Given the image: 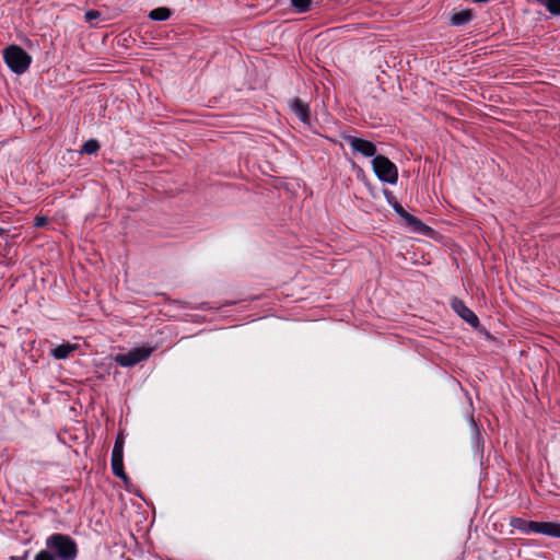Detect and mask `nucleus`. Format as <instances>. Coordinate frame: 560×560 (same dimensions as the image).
<instances>
[{"instance_id":"obj_11","label":"nucleus","mask_w":560,"mask_h":560,"mask_svg":"<svg viewBox=\"0 0 560 560\" xmlns=\"http://www.w3.org/2000/svg\"><path fill=\"white\" fill-rule=\"evenodd\" d=\"M77 349L75 345L65 343L56 347L52 350V355L57 360H63L69 357V354Z\"/></svg>"},{"instance_id":"obj_22","label":"nucleus","mask_w":560,"mask_h":560,"mask_svg":"<svg viewBox=\"0 0 560 560\" xmlns=\"http://www.w3.org/2000/svg\"><path fill=\"white\" fill-rule=\"evenodd\" d=\"M537 2H539L540 4L544 2V0H536Z\"/></svg>"},{"instance_id":"obj_18","label":"nucleus","mask_w":560,"mask_h":560,"mask_svg":"<svg viewBox=\"0 0 560 560\" xmlns=\"http://www.w3.org/2000/svg\"><path fill=\"white\" fill-rule=\"evenodd\" d=\"M100 15H101V13H100L98 11H96V10H90V11H88V12L85 13V20H86L88 22H91V21H93V20L97 19Z\"/></svg>"},{"instance_id":"obj_6","label":"nucleus","mask_w":560,"mask_h":560,"mask_svg":"<svg viewBox=\"0 0 560 560\" xmlns=\"http://www.w3.org/2000/svg\"><path fill=\"white\" fill-rule=\"evenodd\" d=\"M342 139L347 141L354 152L365 158L376 156V147L373 142L350 135H343Z\"/></svg>"},{"instance_id":"obj_14","label":"nucleus","mask_w":560,"mask_h":560,"mask_svg":"<svg viewBox=\"0 0 560 560\" xmlns=\"http://www.w3.org/2000/svg\"><path fill=\"white\" fill-rule=\"evenodd\" d=\"M100 150V143L95 139H90L82 145L80 153L94 154Z\"/></svg>"},{"instance_id":"obj_16","label":"nucleus","mask_w":560,"mask_h":560,"mask_svg":"<svg viewBox=\"0 0 560 560\" xmlns=\"http://www.w3.org/2000/svg\"><path fill=\"white\" fill-rule=\"evenodd\" d=\"M291 3L298 12L303 13L310 10L312 0H291Z\"/></svg>"},{"instance_id":"obj_9","label":"nucleus","mask_w":560,"mask_h":560,"mask_svg":"<svg viewBox=\"0 0 560 560\" xmlns=\"http://www.w3.org/2000/svg\"><path fill=\"white\" fill-rule=\"evenodd\" d=\"M292 112L301 119V121L310 122V106L306 102L299 97H294L290 103Z\"/></svg>"},{"instance_id":"obj_8","label":"nucleus","mask_w":560,"mask_h":560,"mask_svg":"<svg viewBox=\"0 0 560 560\" xmlns=\"http://www.w3.org/2000/svg\"><path fill=\"white\" fill-rule=\"evenodd\" d=\"M451 305L456 314L474 328L479 326V319L477 315L470 308H468L462 300L454 298L452 299Z\"/></svg>"},{"instance_id":"obj_5","label":"nucleus","mask_w":560,"mask_h":560,"mask_svg":"<svg viewBox=\"0 0 560 560\" xmlns=\"http://www.w3.org/2000/svg\"><path fill=\"white\" fill-rule=\"evenodd\" d=\"M122 454H124V436L121 433L118 434L114 448L112 452V469L113 474L120 478L125 483L129 481V478L124 469L122 463Z\"/></svg>"},{"instance_id":"obj_21","label":"nucleus","mask_w":560,"mask_h":560,"mask_svg":"<svg viewBox=\"0 0 560 560\" xmlns=\"http://www.w3.org/2000/svg\"><path fill=\"white\" fill-rule=\"evenodd\" d=\"M551 536L560 537V524L555 523Z\"/></svg>"},{"instance_id":"obj_19","label":"nucleus","mask_w":560,"mask_h":560,"mask_svg":"<svg viewBox=\"0 0 560 560\" xmlns=\"http://www.w3.org/2000/svg\"><path fill=\"white\" fill-rule=\"evenodd\" d=\"M395 211L400 215V218L405 219L409 213L402 208V206L398 202L394 205Z\"/></svg>"},{"instance_id":"obj_4","label":"nucleus","mask_w":560,"mask_h":560,"mask_svg":"<svg viewBox=\"0 0 560 560\" xmlns=\"http://www.w3.org/2000/svg\"><path fill=\"white\" fill-rule=\"evenodd\" d=\"M153 348H133L127 353H119L115 357V362H117L120 366L131 368L138 364L141 361L147 360L152 353Z\"/></svg>"},{"instance_id":"obj_20","label":"nucleus","mask_w":560,"mask_h":560,"mask_svg":"<svg viewBox=\"0 0 560 560\" xmlns=\"http://www.w3.org/2000/svg\"><path fill=\"white\" fill-rule=\"evenodd\" d=\"M48 223V219L46 217H36L35 218V226L42 228Z\"/></svg>"},{"instance_id":"obj_7","label":"nucleus","mask_w":560,"mask_h":560,"mask_svg":"<svg viewBox=\"0 0 560 560\" xmlns=\"http://www.w3.org/2000/svg\"><path fill=\"white\" fill-rule=\"evenodd\" d=\"M513 524H514V526H517V527L524 529L525 532H534V533L544 534L547 536H551L553 525H555V523H551V522H533V521L525 522L522 520H515L513 522Z\"/></svg>"},{"instance_id":"obj_10","label":"nucleus","mask_w":560,"mask_h":560,"mask_svg":"<svg viewBox=\"0 0 560 560\" xmlns=\"http://www.w3.org/2000/svg\"><path fill=\"white\" fill-rule=\"evenodd\" d=\"M408 226L412 229L413 232L429 235L432 232V229L425 225L421 220L411 215L410 213L404 219Z\"/></svg>"},{"instance_id":"obj_2","label":"nucleus","mask_w":560,"mask_h":560,"mask_svg":"<svg viewBox=\"0 0 560 560\" xmlns=\"http://www.w3.org/2000/svg\"><path fill=\"white\" fill-rule=\"evenodd\" d=\"M4 60L14 73L22 74L28 69L32 58L24 49L12 45L5 48Z\"/></svg>"},{"instance_id":"obj_15","label":"nucleus","mask_w":560,"mask_h":560,"mask_svg":"<svg viewBox=\"0 0 560 560\" xmlns=\"http://www.w3.org/2000/svg\"><path fill=\"white\" fill-rule=\"evenodd\" d=\"M552 15H560V0H544L541 3Z\"/></svg>"},{"instance_id":"obj_3","label":"nucleus","mask_w":560,"mask_h":560,"mask_svg":"<svg viewBox=\"0 0 560 560\" xmlns=\"http://www.w3.org/2000/svg\"><path fill=\"white\" fill-rule=\"evenodd\" d=\"M373 171L380 180L396 184L398 180V171L396 165L384 155H376L372 160Z\"/></svg>"},{"instance_id":"obj_1","label":"nucleus","mask_w":560,"mask_h":560,"mask_svg":"<svg viewBox=\"0 0 560 560\" xmlns=\"http://www.w3.org/2000/svg\"><path fill=\"white\" fill-rule=\"evenodd\" d=\"M46 547L60 560H74L78 555L75 541L68 535L54 534L46 539Z\"/></svg>"},{"instance_id":"obj_17","label":"nucleus","mask_w":560,"mask_h":560,"mask_svg":"<svg viewBox=\"0 0 560 560\" xmlns=\"http://www.w3.org/2000/svg\"><path fill=\"white\" fill-rule=\"evenodd\" d=\"M34 560H57L56 556L49 550H40Z\"/></svg>"},{"instance_id":"obj_12","label":"nucleus","mask_w":560,"mask_h":560,"mask_svg":"<svg viewBox=\"0 0 560 560\" xmlns=\"http://www.w3.org/2000/svg\"><path fill=\"white\" fill-rule=\"evenodd\" d=\"M472 19L471 10H464L457 13H454L451 18V23L453 25L459 26L468 23Z\"/></svg>"},{"instance_id":"obj_13","label":"nucleus","mask_w":560,"mask_h":560,"mask_svg":"<svg viewBox=\"0 0 560 560\" xmlns=\"http://www.w3.org/2000/svg\"><path fill=\"white\" fill-rule=\"evenodd\" d=\"M170 16L171 11L165 7L156 8L149 13V18L153 21H165Z\"/></svg>"}]
</instances>
